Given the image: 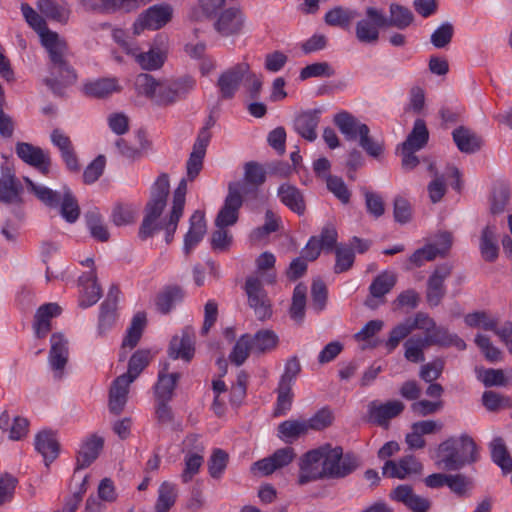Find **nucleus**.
I'll list each match as a JSON object with an SVG mask.
<instances>
[{"label":"nucleus","mask_w":512,"mask_h":512,"mask_svg":"<svg viewBox=\"0 0 512 512\" xmlns=\"http://www.w3.org/2000/svg\"><path fill=\"white\" fill-rule=\"evenodd\" d=\"M22 14L31 28L40 36L41 44L48 54L49 75L43 83L56 96H63L65 89L77 81V73L70 62L71 52L65 39L48 29L45 19L29 4L22 3Z\"/></svg>","instance_id":"obj_1"},{"label":"nucleus","mask_w":512,"mask_h":512,"mask_svg":"<svg viewBox=\"0 0 512 512\" xmlns=\"http://www.w3.org/2000/svg\"><path fill=\"white\" fill-rule=\"evenodd\" d=\"M170 192L169 175L161 173L151 186L150 199L147 202L144 218L139 229V237L147 239L154 233L165 230L166 242L170 243L177 229L178 222L183 215L187 182L182 179L173 193L172 208L167 219H160L164 208L167 205V198Z\"/></svg>","instance_id":"obj_2"},{"label":"nucleus","mask_w":512,"mask_h":512,"mask_svg":"<svg viewBox=\"0 0 512 512\" xmlns=\"http://www.w3.org/2000/svg\"><path fill=\"white\" fill-rule=\"evenodd\" d=\"M358 467V458L351 453H343L340 446H322L307 452L300 462V484L317 478H344Z\"/></svg>","instance_id":"obj_3"},{"label":"nucleus","mask_w":512,"mask_h":512,"mask_svg":"<svg viewBox=\"0 0 512 512\" xmlns=\"http://www.w3.org/2000/svg\"><path fill=\"white\" fill-rule=\"evenodd\" d=\"M139 93L143 94L158 106L167 107L182 101L194 90L196 80L191 76L157 81L147 73L137 76L135 82Z\"/></svg>","instance_id":"obj_4"},{"label":"nucleus","mask_w":512,"mask_h":512,"mask_svg":"<svg viewBox=\"0 0 512 512\" xmlns=\"http://www.w3.org/2000/svg\"><path fill=\"white\" fill-rule=\"evenodd\" d=\"M437 465L447 471L460 470L479 459L478 447L472 437L462 434L449 437L437 449Z\"/></svg>","instance_id":"obj_5"},{"label":"nucleus","mask_w":512,"mask_h":512,"mask_svg":"<svg viewBox=\"0 0 512 512\" xmlns=\"http://www.w3.org/2000/svg\"><path fill=\"white\" fill-rule=\"evenodd\" d=\"M28 189L46 206L59 208L60 215L68 223H74L80 216V207L72 191L64 186L62 192L54 191L46 186L37 185L28 177H24Z\"/></svg>","instance_id":"obj_6"},{"label":"nucleus","mask_w":512,"mask_h":512,"mask_svg":"<svg viewBox=\"0 0 512 512\" xmlns=\"http://www.w3.org/2000/svg\"><path fill=\"white\" fill-rule=\"evenodd\" d=\"M247 192V185L241 182H233L228 185V194L224 205L215 219L217 228H225L234 225L239 216V209L243 204L242 193Z\"/></svg>","instance_id":"obj_7"},{"label":"nucleus","mask_w":512,"mask_h":512,"mask_svg":"<svg viewBox=\"0 0 512 512\" xmlns=\"http://www.w3.org/2000/svg\"><path fill=\"white\" fill-rule=\"evenodd\" d=\"M386 16L374 7L366 9V18L359 20L355 26L356 39L367 45H375L380 36L379 29L385 27Z\"/></svg>","instance_id":"obj_8"},{"label":"nucleus","mask_w":512,"mask_h":512,"mask_svg":"<svg viewBox=\"0 0 512 512\" xmlns=\"http://www.w3.org/2000/svg\"><path fill=\"white\" fill-rule=\"evenodd\" d=\"M244 290L248 305L253 309L256 318L261 321L269 319L272 315V305L261 280L253 276L248 277L245 281Z\"/></svg>","instance_id":"obj_9"},{"label":"nucleus","mask_w":512,"mask_h":512,"mask_svg":"<svg viewBox=\"0 0 512 512\" xmlns=\"http://www.w3.org/2000/svg\"><path fill=\"white\" fill-rule=\"evenodd\" d=\"M173 9L170 5H154L141 13L133 25L134 34L144 29L157 30L165 26L172 18Z\"/></svg>","instance_id":"obj_10"},{"label":"nucleus","mask_w":512,"mask_h":512,"mask_svg":"<svg viewBox=\"0 0 512 512\" xmlns=\"http://www.w3.org/2000/svg\"><path fill=\"white\" fill-rule=\"evenodd\" d=\"M15 152L26 164L36 168L44 175L49 174L52 161L48 151L27 142H18Z\"/></svg>","instance_id":"obj_11"},{"label":"nucleus","mask_w":512,"mask_h":512,"mask_svg":"<svg viewBox=\"0 0 512 512\" xmlns=\"http://www.w3.org/2000/svg\"><path fill=\"white\" fill-rule=\"evenodd\" d=\"M214 18L213 27L222 37L235 36L240 34L243 30L245 20L239 9H225Z\"/></svg>","instance_id":"obj_12"},{"label":"nucleus","mask_w":512,"mask_h":512,"mask_svg":"<svg viewBox=\"0 0 512 512\" xmlns=\"http://www.w3.org/2000/svg\"><path fill=\"white\" fill-rule=\"evenodd\" d=\"M249 71L250 65L246 62L238 63L224 71L217 82L222 98L231 99Z\"/></svg>","instance_id":"obj_13"},{"label":"nucleus","mask_w":512,"mask_h":512,"mask_svg":"<svg viewBox=\"0 0 512 512\" xmlns=\"http://www.w3.org/2000/svg\"><path fill=\"white\" fill-rule=\"evenodd\" d=\"M452 245V237L448 232L439 235L438 241L417 249L409 258L416 267H420L425 261H433L437 256H444Z\"/></svg>","instance_id":"obj_14"},{"label":"nucleus","mask_w":512,"mask_h":512,"mask_svg":"<svg viewBox=\"0 0 512 512\" xmlns=\"http://www.w3.org/2000/svg\"><path fill=\"white\" fill-rule=\"evenodd\" d=\"M452 267L448 264L438 266L427 282L426 299L430 306H438L446 294L445 280L451 275Z\"/></svg>","instance_id":"obj_15"},{"label":"nucleus","mask_w":512,"mask_h":512,"mask_svg":"<svg viewBox=\"0 0 512 512\" xmlns=\"http://www.w3.org/2000/svg\"><path fill=\"white\" fill-rule=\"evenodd\" d=\"M50 344L48 361L55 376L61 378L69 359V341L62 333H53Z\"/></svg>","instance_id":"obj_16"},{"label":"nucleus","mask_w":512,"mask_h":512,"mask_svg":"<svg viewBox=\"0 0 512 512\" xmlns=\"http://www.w3.org/2000/svg\"><path fill=\"white\" fill-rule=\"evenodd\" d=\"M405 405L398 400L388 401L384 404L371 401L368 404L369 421L382 427H387L389 420L403 412Z\"/></svg>","instance_id":"obj_17"},{"label":"nucleus","mask_w":512,"mask_h":512,"mask_svg":"<svg viewBox=\"0 0 512 512\" xmlns=\"http://www.w3.org/2000/svg\"><path fill=\"white\" fill-rule=\"evenodd\" d=\"M296 454L291 447H284L276 450L271 456L263 458L255 462L252 471L258 470L262 475L267 476L274 471L281 469L290 464Z\"/></svg>","instance_id":"obj_18"},{"label":"nucleus","mask_w":512,"mask_h":512,"mask_svg":"<svg viewBox=\"0 0 512 512\" xmlns=\"http://www.w3.org/2000/svg\"><path fill=\"white\" fill-rule=\"evenodd\" d=\"M321 113L320 109H312L297 114L293 120L295 132L309 142L315 141Z\"/></svg>","instance_id":"obj_19"},{"label":"nucleus","mask_w":512,"mask_h":512,"mask_svg":"<svg viewBox=\"0 0 512 512\" xmlns=\"http://www.w3.org/2000/svg\"><path fill=\"white\" fill-rule=\"evenodd\" d=\"M120 289L116 285H111L106 299L100 307L98 332L104 334L112 327L117 318V303L119 300Z\"/></svg>","instance_id":"obj_20"},{"label":"nucleus","mask_w":512,"mask_h":512,"mask_svg":"<svg viewBox=\"0 0 512 512\" xmlns=\"http://www.w3.org/2000/svg\"><path fill=\"white\" fill-rule=\"evenodd\" d=\"M391 499L403 503L412 512H428L431 507L429 499L414 493L409 485H398L390 492Z\"/></svg>","instance_id":"obj_21"},{"label":"nucleus","mask_w":512,"mask_h":512,"mask_svg":"<svg viewBox=\"0 0 512 512\" xmlns=\"http://www.w3.org/2000/svg\"><path fill=\"white\" fill-rule=\"evenodd\" d=\"M422 464L412 455L401 458L398 462L388 460L383 467V475L390 478L404 479L410 474L422 471Z\"/></svg>","instance_id":"obj_22"},{"label":"nucleus","mask_w":512,"mask_h":512,"mask_svg":"<svg viewBox=\"0 0 512 512\" xmlns=\"http://www.w3.org/2000/svg\"><path fill=\"white\" fill-rule=\"evenodd\" d=\"M194 335L191 328H185L181 336H174L169 346V356L173 359L190 361L194 356Z\"/></svg>","instance_id":"obj_23"},{"label":"nucleus","mask_w":512,"mask_h":512,"mask_svg":"<svg viewBox=\"0 0 512 512\" xmlns=\"http://www.w3.org/2000/svg\"><path fill=\"white\" fill-rule=\"evenodd\" d=\"M206 233L204 213L196 210L190 217V227L184 237L183 251L186 256L201 242Z\"/></svg>","instance_id":"obj_24"},{"label":"nucleus","mask_w":512,"mask_h":512,"mask_svg":"<svg viewBox=\"0 0 512 512\" xmlns=\"http://www.w3.org/2000/svg\"><path fill=\"white\" fill-rule=\"evenodd\" d=\"M82 4L87 10L100 12L123 10L130 12L141 5H145V0H82Z\"/></svg>","instance_id":"obj_25"},{"label":"nucleus","mask_w":512,"mask_h":512,"mask_svg":"<svg viewBox=\"0 0 512 512\" xmlns=\"http://www.w3.org/2000/svg\"><path fill=\"white\" fill-rule=\"evenodd\" d=\"M334 124L344 135L346 140L354 141L360 137L369 127L360 122L354 115L347 111H341L334 116Z\"/></svg>","instance_id":"obj_26"},{"label":"nucleus","mask_w":512,"mask_h":512,"mask_svg":"<svg viewBox=\"0 0 512 512\" xmlns=\"http://www.w3.org/2000/svg\"><path fill=\"white\" fill-rule=\"evenodd\" d=\"M207 138V133L203 132L202 135L197 136L193 144L192 152L190 153L189 159L186 163L187 177L190 181H193L203 168V159L208 146Z\"/></svg>","instance_id":"obj_27"},{"label":"nucleus","mask_w":512,"mask_h":512,"mask_svg":"<svg viewBox=\"0 0 512 512\" xmlns=\"http://www.w3.org/2000/svg\"><path fill=\"white\" fill-rule=\"evenodd\" d=\"M23 187L15 175L7 169L0 177V201L6 204L22 202Z\"/></svg>","instance_id":"obj_28"},{"label":"nucleus","mask_w":512,"mask_h":512,"mask_svg":"<svg viewBox=\"0 0 512 512\" xmlns=\"http://www.w3.org/2000/svg\"><path fill=\"white\" fill-rule=\"evenodd\" d=\"M61 311L57 303H47L37 309L33 326L38 338H44L50 332V320L60 315Z\"/></svg>","instance_id":"obj_29"},{"label":"nucleus","mask_w":512,"mask_h":512,"mask_svg":"<svg viewBox=\"0 0 512 512\" xmlns=\"http://www.w3.org/2000/svg\"><path fill=\"white\" fill-rule=\"evenodd\" d=\"M131 379L124 376H118L112 383L109 391V410L115 415H119L127 402L128 388Z\"/></svg>","instance_id":"obj_30"},{"label":"nucleus","mask_w":512,"mask_h":512,"mask_svg":"<svg viewBox=\"0 0 512 512\" xmlns=\"http://www.w3.org/2000/svg\"><path fill=\"white\" fill-rule=\"evenodd\" d=\"M425 339L429 346L450 347L454 346L460 351L466 349L465 341L455 333H450L449 330L443 326H437L429 334H426Z\"/></svg>","instance_id":"obj_31"},{"label":"nucleus","mask_w":512,"mask_h":512,"mask_svg":"<svg viewBox=\"0 0 512 512\" xmlns=\"http://www.w3.org/2000/svg\"><path fill=\"white\" fill-rule=\"evenodd\" d=\"M35 448L49 466L58 457L60 445L52 431L43 430L35 437Z\"/></svg>","instance_id":"obj_32"},{"label":"nucleus","mask_w":512,"mask_h":512,"mask_svg":"<svg viewBox=\"0 0 512 512\" xmlns=\"http://www.w3.org/2000/svg\"><path fill=\"white\" fill-rule=\"evenodd\" d=\"M79 281L83 285L79 298L80 306L87 308L97 303L101 297V288L97 283L95 270L92 269L90 272L85 273L80 277Z\"/></svg>","instance_id":"obj_33"},{"label":"nucleus","mask_w":512,"mask_h":512,"mask_svg":"<svg viewBox=\"0 0 512 512\" xmlns=\"http://www.w3.org/2000/svg\"><path fill=\"white\" fill-rule=\"evenodd\" d=\"M168 364L158 374V380L154 387L155 401H171L174 390L180 378L179 373H167Z\"/></svg>","instance_id":"obj_34"},{"label":"nucleus","mask_w":512,"mask_h":512,"mask_svg":"<svg viewBox=\"0 0 512 512\" xmlns=\"http://www.w3.org/2000/svg\"><path fill=\"white\" fill-rule=\"evenodd\" d=\"M104 445L103 438L91 435L81 445L77 456L76 469H84L94 462L99 456Z\"/></svg>","instance_id":"obj_35"},{"label":"nucleus","mask_w":512,"mask_h":512,"mask_svg":"<svg viewBox=\"0 0 512 512\" xmlns=\"http://www.w3.org/2000/svg\"><path fill=\"white\" fill-rule=\"evenodd\" d=\"M479 249L482 258L487 262H494L498 258L497 228L494 224H488L483 228Z\"/></svg>","instance_id":"obj_36"},{"label":"nucleus","mask_w":512,"mask_h":512,"mask_svg":"<svg viewBox=\"0 0 512 512\" xmlns=\"http://www.w3.org/2000/svg\"><path fill=\"white\" fill-rule=\"evenodd\" d=\"M453 140L457 148L467 154H472L480 150L482 139L475 132L464 126H459L452 132Z\"/></svg>","instance_id":"obj_37"},{"label":"nucleus","mask_w":512,"mask_h":512,"mask_svg":"<svg viewBox=\"0 0 512 512\" xmlns=\"http://www.w3.org/2000/svg\"><path fill=\"white\" fill-rule=\"evenodd\" d=\"M37 8L40 13L57 22H66L70 15L68 4L64 0H38Z\"/></svg>","instance_id":"obj_38"},{"label":"nucleus","mask_w":512,"mask_h":512,"mask_svg":"<svg viewBox=\"0 0 512 512\" xmlns=\"http://www.w3.org/2000/svg\"><path fill=\"white\" fill-rule=\"evenodd\" d=\"M278 196L283 204L293 212L302 215L305 212V202L302 193L298 188L289 184H282L278 188Z\"/></svg>","instance_id":"obj_39"},{"label":"nucleus","mask_w":512,"mask_h":512,"mask_svg":"<svg viewBox=\"0 0 512 512\" xmlns=\"http://www.w3.org/2000/svg\"><path fill=\"white\" fill-rule=\"evenodd\" d=\"M429 140V131L423 119H416L412 131L408 134L406 140L401 144L400 149L420 150Z\"/></svg>","instance_id":"obj_40"},{"label":"nucleus","mask_w":512,"mask_h":512,"mask_svg":"<svg viewBox=\"0 0 512 512\" xmlns=\"http://www.w3.org/2000/svg\"><path fill=\"white\" fill-rule=\"evenodd\" d=\"M183 296V290L179 286L165 287L156 296V307L162 314H167L183 299Z\"/></svg>","instance_id":"obj_41"},{"label":"nucleus","mask_w":512,"mask_h":512,"mask_svg":"<svg viewBox=\"0 0 512 512\" xmlns=\"http://www.w3.org/2000/svg\"><path fill=\"white\" fill-rule=\"evenodd\" d=\"M491 458L504 474L512 472V457L510 456L504 440L496 437L490 443Z\"/></svg>","instance_id":"obj_42"},{"label":"nucleus","mask_w":512,"mask_h":512,"mask_svg":"<svg viewBox=\"0 0 512 512\" xmlns=\"http://www.w3.org/2000/svg\"><path fill=\"white\" fill-rule=\"evenodd\" d=\"M119 90L117 82L113 78H103L84 85L83 91L87 96L94 98H105Z\"/></svg>","instance_id":"obj_43"},{"label":"nucleus","mask_w":512,"mask_h":512,"mask_svg":"<svg viewBox=\"0 0 512 512\" xmlns=\"http://www.w3.org/2000/svg\"><path fill=\"white\" fill-rule=\"evenodd\" d=\"M390 17H386L385 27H395L403 30L414 20L413 13L405 6L392 3L389 7Z\"/></svg>","instance_id":"obj_44"},{"label":"nucleus","mask_w":512,"mask_h":512,"mask_svg":"<svg viewBox=\"0 0 512 512\" xmlns=\"http://www.w3.org/2000/svg\"><path fill=\"white\" fill-rule=\"evenodd\" d=\"M397 276L396 274L388 271L380 273L372 281L369 292L373 298L382 299L388 294L396 285Z\"/></svg>","instance_id":"obj_45"},{"label":"nucleus","mask_w":512,"mask_h":512,"mask_svg":"<svg viewBox=\"0 0 512 512\" xmlns=\"http://www.w3.org/2000/svg\"><path fill=\"white\" fill-rule=\"evenodd\" d=\"M252 346L255 353H266L275 349L279 338L276 333L269 329L259 330L253 336L251 335Z\"/></svg>","instance_id":"obj_46"},{"label":"nucleus","mask_w":512,"mask_h":512,"mask_svg":"<svg viewBox=\"0 0 512 512\" xmlns=\"http://www.w3.org/2000/svg\"><path fill=\"white\" fill-rule=\"evenodd\" d=\"M308 431L306 421L286 420L279 424V437L287 443H292Z\"/></svg>","instance_id":"obj_47"},{"label":"nucleus","mask_w":512,"mask_h":512,"mask_svg":"<svg viewBox=\"0 0 512 512\" xmlns=\"http://www.w3.org/2000/svg\"><path fill=\"white\" fill-rule=\"evenodd\" d=\"M307 287L303 283L295 286L292 303L289 310L290 317L296 322H302L305 316Z\"/></svg>","instance_id":"obj_48"},{"label":"nucleus","mask_w":512,"mask_h":512,"mask_svg":"<svg viewBox=\"0 0 512 512\" xmlns=\"http://www.w3.org/2000/svg\"><path fill=\"white\" fill-rule=\"evenodd\" d=\"M405 358L413 363L423 362L425 360L424 349L429 347L425 337L413 336L405 343Z\"/></svg>","instance_id":"obj_49"},{"label":"nucleus","mask_w":512,"mask_h":512,"mask_svg":"<svg viewBox=\"0 0 512 512\" xmlns=\"http://www.w3.org/2000/svg\"><path fill=\"white\" fill-rule=\"evenodd\" d=\"M146 325V316L144 313H137L131 322L130 327L127 330V334L122 342V348L129 347L130 349L134 348L141 336L142 332L144 330V327Z\"/></svg>","instance_id":"obj_50"},{"label":"nucleus","mask_w":512,"mask_h":512,"mask_svg":"<svg viewBox=\"0 0 512 512\" xmlns=\"http://www.w3.org/2000/svg\"><path fill=\"white\" fill-rule=\"evenodd\" d=\"M250 352H254L251 335L243 334L235 343L229 355V359L236 366H240L249 357Z\"/></svg>","instance_id":"obj_51"},{"label":"nucleus","mask_w":512,"mask_h":512,"mask_svg":"<svg viewBox=\"0 0 512 512\" xmlns=\"http://www.w3.org/2000/svg\"><path fill=\"white\" fill-rule=\"evenodd\" d=\"M176 498V486L169 482H163L159 487L155 511L168 512L170 508L175 504Z\"/></svg>","instance_id":"obj_52"},{"label":"nucleus","mask_w":512,"mask_h":512,"mask_svg":"<svg viewBox=\"0 0 512 512\" xmlns=\"http://www.w3.org/2000/svg\"><path fill=\"white\" fill-rule=\"evenodd\" d=\"M136 62L144 70H155L160 68L165 59V55L160 50L150 49L148 52H140V49L132 55Z\"/></svg>","instance_id":"obj_53"},{"label":"nucleus","mask_w":512,"mask_h":512,"mask_svg":"<svg viewBox=\"0 0 512 512\" xmlns=\"http://www.w3.org/2000/svg\"><path fill=\"white\" fill-rule=\"evenodd\" d=\"M358 16L355 10L336 7L328 11L325 15V22L330 26L346 28Z\"/></svg>","instance_id":"obj_54"},{"label":"nucleus","mask_w":512,"mask_h":512,"mask_svg":"<svg viewBox=\"0 0 512 512\" xmlns=\"http://www.w3.org/2000/svg\"><path fill=\"white\" fill-rule=\"evenodd\" d=\"M149 364V351L138 350L130 358L128 362V370L122 374L126 379H131V383L140 375V373Z\"/></svg>","instance_id":"obj_55"},{"label":"nucleus","mask_w":512,"mask_h":512,"mask_svg":"<svg viewBox=\"0 0 512 512\" xmlns=\"http://www.w3.org/2000/svg\"><path fill=\"white\" fill-rule=\"evenodd\" d=\"M464 322L467 326L473 328H483L486 331H493L496 334L498 321L489 317L485 311H476L465 316Z\"/></svg>","instance_id":"obj_56"},{"label":"nucleus","mask_w":512,"mask_h":512,"mask_svg":"<svg viewBox=\"0 0 512 512\" xmlns=\"http://www.w3.org/2000/svg\"><path fill=\"white\" fill-rule=\"evenodd\" d=\"M277 401L273 412L275 417L285 415L292 407L293 392L292 386L279 384L276 389Z\"/></svg>","instance_id":"obj_57"},{"label":"nucleus","mask_w":512,"mask_h":512,"mask_svg":"<svg viewBox=\"0 0 512 512\" xmlns=\"http://www.w3.org/2000/svg\"><path fill=\"white\" fill-rule=\"evenodd\" d=\"M474 343L480 349L487 361L495 363L502 360V351L493 345L488 336L484 334H477L475 336Z\"/></svg>","instance_id":"obj_58"},{"label":"nucleus","mask_w":512,"mask_h":512,"mask_svg":"<svg viewBox=\"0 0 512 512\" xmlns=\"http://www.w3.org/2000/svg\"><path fill=\"white\" fill-rule=\"evenodd\" d=\"M336 262L334 272L337 274L348 271L354 263L355 254L351 247L337 246L335 248Z\"/></svg>","instance_id":"obj_59"},{"label":"nucleus","mask_w":512,"mask_h":512,"mask_svg":"<svg viewBox=\"0 0 512 512\" xmlns=\"http://www.w3.org/2000/svg\"><path fill=\"white\" fill-rule=\"evenodd\" d=\"M86 218L87 226L90 230L92 237L101 242L108 241L110 234L107 230V227L101 220L99 214L96 212H89L86 215Z\"/></svg>","instance_id":"obj_60"},{"label":"nucleus","mask_w":512,"mask_h":512,"mask_svg":"<svg viewBox=\"0 0 512 512\" xmlns=\"http://www.w3.org/2000/svg\"><path fill=\"white\" fill-rule=\"evenodd\" d=\"M325 180L327 189L342 203L347 204L350 201L351 193L341 177L326 175Z\"/></svg>","instance_id":"obj_61"},{"label":"nucleus","mask_w":512,"mask_h":512,"mask_svg":"<svg viewBox=\"0 0 512 512\" xmlns=\"http://www.w3.org/2000/svg\"><path fill=\"white\" fill-rule=\"evenodd\" d=\"M510 197L509 189L505 185L494 188L491 195L490 212L493 215L501 214L505 211Z\"/></svg>","instance_id":"obj_62"},{"label":"nucleus","mask_w":512,"mask_h":512,"mask_svg":"<svg viewBox=\"0 0 512 512\" xmlns=\"http://www.w3.org/2000/svg\"><path fill=\"white\" fill-rule=\"evenodd\" d=\"M334 69L327 62H316L305 66L300 72V79L306 80L312 77H332Z\"/></svg>","instance_id":"obj_63"},{"label":"nucleus","mask_w":512,"mask_h":512,"mask_svg":"<svg viewBox=\"0 0 512 512\" xmlns=\"http://www.w3.org/2000/svg\"><path fill=\"white\" fill-rule=\"evenodd\" d=\"M447 486L457 496L464 497L473 487V481L464 474H449Z\"/></svg>","instance_id":"obj_64"}]
</instances>
